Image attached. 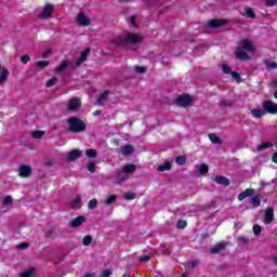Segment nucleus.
Segmentation results:
<instances>
[{
	"mask_svg": "<svg viewBox=\"0 0 277 277\" xmlns=\"http://www.w3.org/2000/svg\"><path fill=\"white\" fill-rule=\"evenodd\" d=\"M137 42H142V37L133 32H129L124 38L115 37L113 39V44L116 47H127V44H137Z\"/></svg>",
	"mask_w": 277,
	"mask_h": 277,
	"instance_id": "obj_1",
	"label": "nucleus"
},
{
	"mask_svg": "<svg viewBox=\"0 0 277 277\" xmlns=\"http://www.w3.org/2000/svg\"><path fill=\"white\" fill-rule=\"evenodd\" d=\"M69 124L68 131L70 133H83L88 129L85 121L79 119V117H70L67 119Z\"/></svg>",
	"mask_w": 277,
	"mask_h": 277,
	"instance_id": "obj_2",
	"label": "nucleus"
},
{
	"mask_svg": "<svg viewBox=\"0 0 277 277\" xmlns=\"http://www.w3.org/2000/svg\"><path fill=\"white\" fill-rule=\"evenodd\" d=\"M262 107L264 109V113L266 111V114H272L273 116H276L277 104H274L272 100L264 101Z\"/></svg>",
	"mask_w": 277,
	"mask_h": 277,
	"instance_id": "obj_3",
	"label": "nucleus"
},
{
	"mask_svg": "<svg viewBox=\"0 0 277 277\" xmlns=\"http://www.w3.org/2000/svg\"><path fill=\"white\" fill-rule=\"evenodd\" d=\"M176 105L180 107H187L194 103V98L190 95H179L175 100Z\"/></svg>",
	"mask_w": 277,
	"mask_h": 277,
	"instance_id": "obj_4",
	"label": "nucleus"
},
{
	"mask_svg": "<svg viewBox=\"0 0 277 277\" xmlns=\"http://www.w3.org/2000/svg\"><path fill=\"white\" fill-rule=\"evenodd\" d=\"M224 25H228V19L214 18L207 23V27L210 29H217L220 27H224Z\"/></svg>",
	"mask_w": 277,
	"mask_h": 277,
	"instance_id": "obj_5",
	"label": "nucleus"
},
{
	"mask_svg": "<svg viewBox=\"0 0 277 277\" xmlns=\"http://www.w3.org/2000/svg\"><path fill=\"white\" fill-rule=\"evenodd\" d=\"M81 109V98L72 97L67 103V111H79Z\"/></svg>",
	"mask_w": 277,
	"mask_h": 277,
	"instance_id": "obj_6",
	"label": "nucleus"
},
{
	"mask_svg": "<svg viewBox=\"0 0 277 277\" xmlns=\"http://www.w3.org/2000/svg\"><path fill=\"white\" fill-rule=\"evenodd\" d=\"M21 179H29L31 176V166L29 164H22L18 169Z\"/></svg>",
	"mask_w": 277,
	"mask_h": 277,
	"instance_id": "obj_7",
	"label": "nucleus"
},
{
	"mask_svg": "<svg viewBox=\"0 0 277 277\" xmlns=\"http://www.w3.org/2000/svg\"><path fill=\"white\" fill-rule=\"evenodd\" d=\"M87 221L88 219H85V216L79 215L69 222V228H79V226H81V224L85 223Z\"/></svg>",
	"mask_w": 277,
	"mask_h": 277,
	"instance_id": "obj_8",
	"label": "nucleus"
},
{
	"mask_svg": "<svg viewBox=\"0 0 277 277\" xmlns=\"http://www.w3.org/2000/svg\"><path fill=\"white\" fill-rule=\"evenodd\" d=\"M53 14V5L51 4H45L43 6V10L41 13H39V18H41L42 21H44L45 18H49V16H51Z\"/></svg>",
	"mask_w": 277,
	"mask_h": 277,
	"instance_id": "obj_9",
	"label": "nucleus"
},
{
	"mask_svg": "<svg viewBox=\"0 0 277 277\" xmlns=\"http://www.w3.org/2000/svg\"><path fill=\"white\" fill-rule=\"evenodd\" d=\"M226 245H227L226 241L217 242L215 246H213L210 249V254H220V252L226 250Z\"/></svg>",
	"mask_w": 277,
	"mask_h": 277,
	"instance_id": "obj_10",
	"label": "nucleus"
},
{
	"mask_svg": "<svg viewBox=\"0 0 277 277\" xmlns=\"http://www.w3.org/2000/svg\"><path fill=\"white\" fill-rule=\"evenodd\" d=\"M77 21L80 27H90V19L85 16V13H79L77 16Z\"/></svg>",
	"mask_w": 277,
	"mask_h": 277,
	"instance_id": "obj_11",
	"label": "nucleus"
},
{
	"mask_svg": "<svg viewBox=\"0 0 277 277\" xmlns=\"http://www.w3.org/2000/svg\"><path fill=\"white\" fill-rule=\"evenodd\" d=\"M265 224H272L274 222V208H266L264 212Z\"/></svg>",
	"mask_w": 277,
	"mask_h": 277,
	"instance_id": "obj_12",
	"label": "nucleus"
},
{
	"mask_svg": "<svg viewBox=\"0 0 277 277\" xmlns=\"http://www.w3.org/2000/svg\"><path fill=\"white\" fill-rule=\"evenodd\" d=\"M10 77V70L0 65V85H3Z\"/></svg>",
	"mask_w": 277,
	"mask_h": 277,
	"instance_id": "obj_13",
	"label": "nucleus"
},
{
	"mask_svg": "<svg viewBox=\"0 0 277 277\" xmlns=\"http://www.w3.org/2000/svg\"><path fill=\"white\" fill-rule=\"evenodd\" d=\"M240 48L242 49V51H248L249 53L254 51V44L252 43V41H250V39L242 40L240 42Z\"/></svg>",
	"mask_w": 277,
	"mask_h": 277,
	"instance_id": "obj_14",
	"label": "nucleus"
},
{
	"mask_svg": "<svg viewBox=\"0 0 277 277\" xmlns=\"http://www.w3.org/2000/svg\"><path fill=\"white\" fill-rule=\"evenodd\" d=\"M137 170V167L135 164H124L122 168H121V171L120 173L121 174H133L135 173V171Z\"/></svg>",
	"mask_w": 277,
	"mask_h": 277,
	"instance_id": "obj_15",
	"label": "nucleus"
},
{
	"mask_svg": "<svg viewBox=\"0 0 277 277\" xmlns=\"http://www.w3.org/2000/svg\"><path fill=\"white\" fill-rule=\"evenodd\" d=\"M236 58L239 60L240 62H249L251 60L250 54H248L243 50H238L235 52Z\"/></svg>",
	"mask_w": 277,
	"mask_h": 277,
	"instance_id": "obj_16",
	"label": "nucleus"
},
{
	"mask_svg": "<svg viewBox=\"0 0 277 277\" xmlns=\"http://www.w3.org/2000/svg\"><path fill=\"white\" fill-rule=\"evenodd\" d=\"M214 181L217 185H223L224 187H228L230 185V180L224 175H216Z\"/></svg>",
	"mask_w": 277,
	"mask_h": 277,
	"instance_id": "obj_17",
	"label": "nucleus"
},
{
	"mask_svg": "<svg viewBox=\"0 0 277 277\" xmlns=\"http://www.w3.org/2000/svg\"><path fill=\"white\" fill-rule=\"evenodd\" d=\"M90 55V48H87L84 51L81 52L80 57L76 62V66H81L85 60H88Z\"/></svg>",
	"mask_w": 277,
	"mask_h": 277,
	"instance_id": "obj_18",
	"label": "nucleus"
},
{
	"mask_svg": "<svg viewBox=\"0 0 277 277\" xmlns=\"http://www.w3.org/2000/svg\"><path fill=\"white\" fill-rule=\"evenodd\" d=\"M241 16H245V18H256V13L254 12V10L250 6H245L243 13L241 14Z\"/></svg>",
	"mask_w": 277,
	"mask_h": 277,
	"instance_id": "obj_19",
	"label": "nucleus"
},
{
	"mask_svg": "<svg viewBox=\"0 0 277 277\" xmlns=\"http://www.w3.org/2000/svg\"><path fill=\"white\" fill-rule=\"evenodd\" d=\"M68 161H77V159H81V150L80 149H72L68 154Z\"/></svg>",
	"mask_w": 277,
	"mask_h": 277,
	"instance_id": "obj_20",
	"label": "nucleus"
},
{
	"mask_svg": "<svg viewBox=\"0 0 277 277\" xmlns=\"http://www.w3.org/2000/svg\"><path fill=\"white\" fill-rule=\"evenodd\" d=\"M134 150L135 149L133 148V145L127 144V145L121 146V151L120 153H121V155L127 157L129 155H133Z\"/></svg>",
	"mask_w": 277,
	"mask_h": 277,
	"instance_id": "obj_21",
	"label": "nucleus"
},
{
	"mask_svg": "<svg viewBox=\"0 0 277 277\" xmlns=\"http://www.w3.org/2000/svg\"><path fill=\"white\" fill-rule=\"evenodd\" d=\"M109 94H110V92L108 90H105L104 92H102L100 94V96L97 97V105L105 103V101H107Z\"/></svg>",
	"mask_w": 277,
	"mask_h": 277,
	"instance_id": "obj_22",
	"label": "nucleus"
},
{
	"mask_svg": "<svg viewBox=\"0 0 277 277\" xmlns=\"http://www.w3.org/2000/svg\"><path fill=\"white\" fill-rule=\"evenodd\" d=\"M81 205H82V201H81V197H76L72 199V201L70 202V207L72 209H81Z\"/></svg>",
	"mask_w": 277,
	"mask_h": 277,
	"instance_id": "obj_23",
	"label": "nucleus"
},
{
	"mask_svg": "<svg viewBox=\"0 0 277 277\" xmlns=\"http://www.w3.org/2000/svg\"><path fill=\"white\" fill-rule=\"evenodd\" d=\"M251 116L253 118H263L265 116V110L262 109H251Z\"/></svg>",
	"mask_w": 277,
	"mask_h": 277,
	"instance_id": "obj_24",
	"label": "nucleus"
},
{
	"mask_svg": "<svg viewBox=\"0 0 277 277\" xmlns=\"http://www.w3.org/2000/svg\"><path fill=\"white\" fill-rule=\"evenodd\" d=\"M32 140H42L44 137V131L36 130L30 133Z\"/></svg>",
	"mask_w": 277,
	"mask_h": 277,
	"instance_id": "obj_25",
	"label": "nucleus"
},
{
	"mask_svg": "<svg viewBox=\"0 0 277 277\" xmlns=\"http://www.w3.org/2000/svg\"><path fill=\"white\" fill-rule=\"evenodd\" d=\"M274 146V143L272 142H264L263 144L258 146V153H261L263 150H267V148H272Z\"/></svg>",
	"mask_w": 277,
	"mask_h": 277,
	"instance_id": "obj_26",
	"label": "nucleus"
},
{
	"mask_svg": "<svg viewBox=\"0 0 277 277\" xmlns=\"http://www.w3.org/2000/svg\"><path fill=\"white\" fill-rule=\"evenodd\" d=\"M36 276V268L30 267L27 271L23 272L19 277H34Z\"/></svg>",
	"mask_w": 277,
	"mask_h": 277,
	"instance_id": "obj_27",
	"label": "nucleus"
},
{
	"mask_svg": "<svg viewBox=\"0 0 277 277\" xmlns=\"http://www.w3.org/2000/svg\"><path fill=\"white\" fill-rule=\"evenodd\" d=\"M157 170L158 172H166V171L172 170V164L170 162H164L163 164L158 166Z\"/></svg>",
	"mask_w": 277,
	"mask_h": 277,
	"instance_id": "obj_28",
	"label": "nucleus"
},
{
	"mask_svg": "<svg viewBox=\"0 0 277 277\" xmlns=\"http://www.w3.org/2000/svg\"><path fill=\"white\" fill-rule=\"evenodd\" d=\"M208 137L212 144H222V140L215 133H210Z\"/></svg>",
	"mask_w": 277,
	"mask_h": 277,
	"instance_id": "obj_29",
	"label": "nucleus"
},
{
	"mask_svg": "<svg viewBox=\"0 0 277 277\" xmlns=\"http://www.w3.org/2000/svg\"><path fill=\"white\" fill-rule=\"evenodd\" d=\"M196 168H198L199 174L205 175V174L209 173V166H207L205 163L200 164L199 167H198V164H196Z\"/></svg>",
	"mask_w": 277,
	"mask_h": 277,
	"instance_id": "obj_30",
	"label": "nucleus"
},
{
	"mask_svg": "<svg viewBox=\"0 0 277 277\" xmlns=\"http://www.w3.org/2000/svg\"><path fill=\"white\" fill-rule=\"evenodd\" d=\"M69 66L68 61H63L57 67L56 72H64V70Z\"/></svg>",
	"mask_w": 277,
	"mask_h": 277,
	"instance_id": "obj_31",
	"label": "nucleus"
},
{
	"mask_svg": "<svg viewBox=\"0 0 277 277\" xmlns=\"http://www.w3.org/2000/svg\"><path fill=\"white\" fill-rule=\"evenodd\" d=\"M44 237H45V239H55L57 237V235L55 234L54 229H48L44 233Z\"/></svg>",
	"mask_w": 277,
	"mask_h": 277,
	"instance_id": "obj_32",
	"label": "nucleus"
},
{
	"mask_svg": "<svg viewBox=\"0 0 277 277\" xmlns=\"http://www.w3.org/2000/svg\"><path fill=\"white\" fill-rule=\"evenodd\" d=\"M251 205H252V207H254L255 209H256L258 207H261V197H259V196H253V197L251 198Z\"/></svg>",
	"mask_w": 277,
	"mask_h": 277,
	"instance_id": "obj_33",
	"label": "nucleus"
},
{
	"mask_svg": "<svg viewBox=\"0 0 277 277\" xmlns=\"http://www.w3.org/2000/svg\"><path fill=\"white\" fill-rule=\"evenodd\" d=\"M87 170L91 172V174H94V172H96V162L89 161L87 164Z\"/></svg>",
	"mask_w": 277,
	"mask_h": 277,
	"instance_id": "obj_34",
	"label": "nucleus"
},
{
	"mask_svg": "<svg viewBox=\"0 0 277 277\" xmlns=\"http://www.w3.org/2000/svg\"><path fill=\"white\" fill-rule=\"evenodd\" d=\"M116 200H118V196H116V195H109V196L105 199V205H107V206L114 205V202H116Z\"/></svg>",
	"mask_w": 277,
	"mask_h": 277,
	"instance_id": "obj_35",
	"label": "nucleus"
},
{
	"mask_svg": "<svg viewBox=\"0 0 277 277\" xmlns=\"http://www.w3.org/2000/svg\"><path fill=\"white\" fill-rule=\"evenodd\" d=\"M85 155H87V157L94 159V158L98 157V151H96V149H87Z\"/></svg>",
	"mask_w": 277,
	"mask_h": 277,
	"instance_id": "obj_36",
	"label": "nucleus"
},
{
	"mask_svg": "<svg viewBox=\"0 0 277 277\" xmlns=\"http://www.w3.org/2000/svg\"><path fill=\"white\" fill-rule=\"evenodd\" d=\"M93 237L91 235H87L82 238V246H90L93 241Z\"/></svg>",
	"mask_w": 277,
	"mask_h": 277,
	"instance_id": "obj_37",
	"label": "nucleus"
},
{
	"mask_svg": "<svg viewBox=\"0 0 277 277\" xmlns=\"http://www.w3.org/2000/svg\"><path fill=\"white\" fill-rule=\"evenodd\" d=\"M187 161V158H185V156H177L175 158V163L177 166H185V162Z\"/></svg>",
	"mask_w": 277,
	"mask_h": 277,
	"instance_id": "obj_38",
	"label": "nucleus"
},
{
	"mask_svg": "<svg viewBox=\"0 0 277 277\" xmlns=\"http://www.w3.org/2000/svg\"><path fill=\"white\" fill-rule=\"evenodd\" d=\"M98 207V200L97 199H91L88 203V209L93 210Z\"/></svg>",
	"mask_w": 277,
	"mask_h": 277,
	"instance_id": "obj_39",
	"label": "nucleus"
},
{
	"mask_svg": "<svg viewBox=\"0 0 277 277\" xmlns=\"http://www.w3.org/2000/svg\"><path fill=\"white\" fill-rule=\"evenodd\" d=\"M57 83V78L52 77L45 82V88H53Z\"/></svg>",
	"mask_w": 277,
	"mask_h": 277,
	"instance_id": "obj_40",
	"label": "nucleus"
},
{
	"mask_svg": "<svg viewBox=\"0 0 277 277\" xmlns=\"http://www.w3.org/2000/svg\"><path fill=\"white\" fill-rule=\"evenodd\" d=\"M261 233H263V228L260 225H253V235H255V237H259Z\"/></svg>",
	"mask_w": 277,
	"mask_h": 277,
	"instance_id": "obj_41",
	"label": "nucleus"
},
{
	"mask_svg": "<svg viewBox=\"0 0 277 277\" xmlns=\"http://www.w3.org/2000/svg\"><path fill=\"white\" fill-rule=\"evenodd\" d=\"M124 200H135V194L128 192L123 195Z\"/></svg>",
	"mask_w": 277,
	"mask_h": 277,
	"instance_id": "obj_42",
	"label": "nucleus"
},
{
	"mask_svg": "<svg viewBox=\"0 0 277 277\" xmlns=\"http://www.w3.org/2000/svg\"><path fill=\"white\" fill-rule=\"evenodd\" d=\"M12 202H13L12 196H6L4 197L2 205H4V207H9L10 205H12Z\"/></svg>",
	"mask_w": 277,
	"mask_h": 277,
	"instance_id": "obj_43",
	"label": "nucleus"
},
{
	"mask_svg": "<svg viewBox=\"0 0 277 277\" xmlns=\"http://www.w3.org/2000/svg\"><path fill=\"white\" fill-rule=\"evenodd\" d=\"M230 75H232L233 79H235L237 81V83H241V75H239V72L232 71Z\"/></svg>",
	"mask_w": 277,
	"mask_h": 277,
	"instance_id": "obj_44",
	"label": "nucleus"
},
{
	"mask_svg": "<svg viewBox=\"0 0 277 277\" xmlns=\"http://www.w3.org/2000/svg\"><path fill=\"white\" fill-rule=\"evenodd\" d=\"M36 65L38 68H47V66H49V61H38Z\"/></svg>",
	"mask_w": 277,
	"mask_h": 277,
	"instance_id": "obj_45",
	"label": "nucleus"
},
{
	"mask_svg": "<svg viewBox=\"0 0 277 277\" xmlns=\"http://www.w3.org/2000/svg\"><path fill=\"white\" fill-rule=\"evenodd\" d=\"M222 70L224 75H230L233 72V68L228 65H223Z\"/></svg>",
	"mask_w": 277,
	"mask_h": 277,
	"instance_id": "obj_46",
	"label": "nucleus"
},
{
	"mask_svg": "<svg viewBox=\"0 0 277 277\" xmlns=\"http://www.w3.org/2000/svg\"><path fill=\"white\" fill-rule=\"evenodd\" d=\"M238 241H240V243H243L245 246H248V243H250V240L247 236H238Z\"/></svg>",
	"mask_w": 277,
	"mask_h": 277,
	"instance_id": "obj_47",
	"label": "nucleus"
},
{
	"mask_svg": "<svg viewBox=\"0 0 277 277\" xmlns=\"http://www.w3.org/2000/svg\"><path fill=\"white\" fill-rule=\"evenodd\" d=\"M30 60H31V57H29L28 54H25V55L21 56L22 64H29Z\"/></svg>",
	"mask_w": 277,
	"mask_h": 277,
	"instance_id": "obj_48",
	"label": "nucleus"
},
{
	"mask_svg": "<svg viewBox=\"0 0 277 277\" xmlns=\"http://www.w3.org/2000/svg\"><path fill=\"white\" fill-rule=\"evenodd\" d=\"M110 276H111V269H109V268H105L101 273V277H110Z\"/></svg>",
	"mask_w": 277,
	"mask_h": 277,
	"instance_id": "obj_49",
	"label": "nucleus"
},
{
	"mask_svg": "<svg viewBox=\"0 0 277 277\" xmlns=\"http://www.w3.org/2000/svg\"><path fill=\"white\" fill-rule=\"evenodd\" d=\"M176 226L180 229L187 228V221H179Z\"/></svg>",
	"mask_w": 277,
	"mask_h": 277,
	"instance_id": "obj_50",
	"label": "nucleus"
},
{
	"mask_svg": "<svg viewBox=\"0 0 277 277\" xmlns=\"http://www.w3.org/2000/svg\"><path fill=\"white\" fill-rule=\"evenodd\" d=\"M243 193H245V196H247V198H250V196H254L253 188H247Z\"/></svg>",
	"mask_w": 277,
	"mask_h": 277,
	"instance_id": "obj_51",
	"label": "nucleus"
},
{
	"mask_svg": "<svg viewBox=\"0 0 277 277\" xmlns=\"http://www.w3.org/2000/svg\"><path fill=\"white\" fill-rule=\"evenodd\" d=\"M153 259L151 255H143L138 259L140 263H146L147 261H150Z\"/></svg>",
	"mask_w": 277,
	"mask_h": 277,
	"instance_id": "obj_52",
	"label": "nucleus"
},
{
	"mask_svg": "<svg viewBox=\"0 0 277 277\" xmlns=\"http://www.w3.org/2000/svg\"><path fill=\"white\" fill-rule=\"evenodd\" d=\"M27 248H29V242H22L17 245L18 250H27Z\"/></svg>",
	"mask_w": 277,
	"mask_h": 277,
	"instance_id": "obj_53",
	"label": "nucleus"
},
{
	"mask_svg": "<svg viewBox=\"0 0 277 277\" xmlns=\"http://www.w3.org/2000/svg\"><path fill=\"white\" fill-rule=\"evenodd\" d=\"M266 67L267 68H277V63L273 61H267L266 62Z\"/></svg>",
	"mask_w": 277,
	"mask_h": 277,
	"instance_id": "obj_54",
	"label": "nucleus"
},
{
	"mask_svg": "<svg viewBox=\"0 0 277 277\" xmlns=\"http://www.w3.org/2000/svg\"><path fill=\"white\" fill-rule=\"evenodd\" d=\"M274 5H277V0H266L267 8H274Z\"/></svg>",
	"mask_w": 277,
	"mask_h": 277,
	"instance_id": "obj_55",
	"label": "nucleus"
},
{
	"mask_svg": "<svg viewBox=\"0 0 277 277\" xmlns=\"http://www.w3.org/2000/svg\"><path fill=\"white\" fill-rule=\"evenodd\" d=\"M135 72H140L141 75L146 72V67H142V66H136L134 68Z\"/></svg>",
	"mask_w": 277,
	"mask_h": 277,
	"instance_id": "obj_56",
	"label": "nucleus"
},
{
	"mask_svg": "<svg viewBox=\"0 0 277 277\" xmlns=\"http://www.w3.org/2000/svg\"><path fill=\"white\" fill-rule=\"evenodd\" d=\"M197 265H198V261L196 260L188 261V267H196Z\"/></svg>",
	"mask_w": 277,
	"mask_h": 277,
	"instance_id": "obj_57",
	"label": "nucleus"
},
{
	"mask_svg": "<svg viewBox=\"0 0 277 277\" xmlns=\"http://www.w3.org/2000/svg\"><path fill=\"white\" fill-rule=\"evenodd\" d=\"M247 196L246 194L242 192L238 195V200L241 202L242 200H246Z\"/></svg>",
	"mask_w": 277,
	"mask_h": 277,
	"instance_id": "obj_58",
	"label": "nucleus"
},
{
	"mask_svg": "<svg viewBox=\"0 0 277 277\" xmlns=\"http://www.w3.org/2000/svg\"><path fill=\"white\" fill-rule=\"evenodd\" d=\"M128 179H129V177H127V176L119 177L118 181H117V183H118L119 185H122V183H124V181H128Z\"/></svg>",
	"mask_w": 277,
	"mask_h": 277,
	"instance_id": "obj_59",
	"label": "nucleus"
},
{
	"mask_svg": "<svg viewBox=\"0 0 277 277\" xmlns=\"http://www.w3.org/2000/svg\"><path fill=\"white\" fill-rule=\"evenodd\" d=\"M130 23H132L133 25H135L137 23V17L135 15H132L130 17Z\"/></svg>",
	"mask_w": 277,
	"mask_h": 277,
	"instance_id": "obj_60",
	"label": "nucleus"
},
{
	"mask_svg": "<svg viewBox=\"0 0 277 277\" xmlns=\"http://www.w3.org/2000/svg\"><path fill=\"white\" fill-rule=\"evenodd\" d=\"M211 235L209 233L201 234V239H209Z\"/></svg>",
	"mask_w": 277,
	"mask_h": 277,
	"instance_id": "obj_61",
	"label": "nucleus"
},
{
	"mask_svg": "<svg viewBox=\"0 0 277 277\" xmlns=\"http://www.w3.org/2000/svg\"><path fill=\"white\" fill-rule=\"evenodd\" d=\"M272 161L273 163H277V151L273 154Z\"/></svg>",
	"mask_w": 277,
	"mask_h": 277,
	"instance_id": "obj_62",
	"label": "nucleus"
},
{
	"mask_svg": "<svg viewBox=\"0 0 277 277\" xmlns=\"http://www.w3.org/2000/svg\"><path fill=\"white\" fill-rule=\"evenodd\" d=\"M269 88H277V80L272 81Z\"/></svg>",
	"mask_w": 277,
	"mask_h": 277,
	"instance_id": "obj_63",
	"label": "nucleus"
},
{
	"mask_svg": "<svg viewBox=\"0 0 277 277\" xmlns=\"http://www.w3.org/2000/svg\"><path fill=\"white\" fill-rule=\"evenodd\" d=\"M49 55H51V50H47V51L43 53V58H47Z\"/></svg>",
	"mask_w": 277,
	"mask_h": 277,
	"instance_id": "obj_64",
	"label": "nucleus"
}]
</instances>
